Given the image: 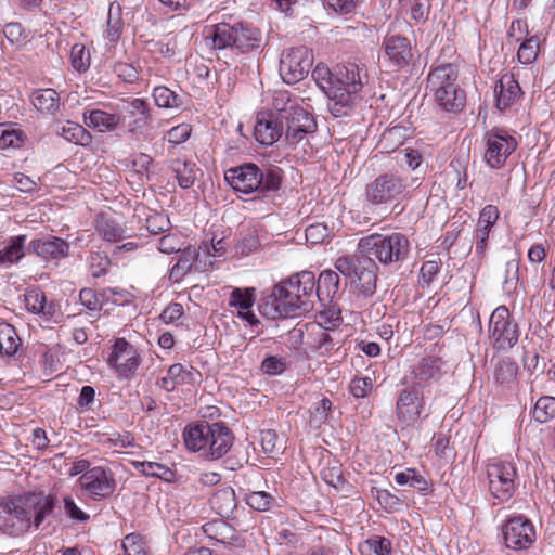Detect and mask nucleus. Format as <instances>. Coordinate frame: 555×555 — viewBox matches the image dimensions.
Returning a JSON list of instances; mask_svg holds the SVG:
<instances>
[{"label":"nucleus","mask_w":555,"mask_h":555,"mask_svg":"<svg viewBox=\"0 0 555 555\" xmlns=\"http://www.w3.org/2000/svg\"><path fill=\"white\" fill-rule=\"evenodd\" d=\"M519 338V330L505 306H499L491 314L489 321V339L498 351L513 348Z\"/></svg>","instance_id":"obj_12"},{"label":"nucleus","mask_w":555,"mask_h":555,"mask_svg":"<svg viewBox=\"0 0 555 555\" xmlns=\"http://www.w3.org/2000/svg\"><path fill=\"white\" fill-rule=\"evenodd\" d=\"M350 393L357 399H363L369 396L373 389L371 377H354L349 386Z\"/></svg>","instance_id":"obj_62"},{"label":"nucleus","mask_w":555,"mask_h":555,"mask_svg":"<svg viewBox=\"0 0 555 555\" xmlns=\"http://www.w3.org/2000/svg\"><path fill=\"white\" fill-rule=\"evenodd\" d=\"M195 374H198V372H193L181 363H175L169 366L167 375L160 379V386L166 390L171 391L177 385L191 383L194 379Z\"/></svg>","instance_id":"obj_40"},{"label":"nucleus","mask_w":555,"mask_h":555,"mask_svg":"<svg viewBox=\"0 0 555 555\" xmlns=\"http://www.w3.org/2000/svg\"><path fill=\"white\" fill-rule=\"evenodd\" d=\"M85 122L100 132L115 130L121 121L119 114L107 113L103 109H91L83 113Z\"/></svg>","instance_id":"obj_36"},{"label":"nucleus","mask_w":555,"mask_h":555,"mask_svg":"<svg viewBox=\"0 0 555 555\" xmlns=\"http://www.w3.org/2000/svg\"><path fill=\"white\" fill-rule=\"evenodd\" d=\"M540 44L541 40L538 35H532L520 41L517 51L518 62L525 65L532 64L539 55Z\"/></svg>","instance_id":"obj_49"},{"label":"nucleus","mask_w":555,"mask_h":555,"mask_svg":"<svg viewBox=\"0 0 555 555\" xmlns=\"http://www.w3.org/2000/svg\"><path fill=\"white\" fill-rule=\"evenodd\" d=\"M488 491L494 504L507 503L517 490L518 473L516 464L498 459L487 465Z\"/></svg>","instance_id":"obj_8"},{"label":"nucleus","mask_w":555,"mask_h":555,"mask_svg":"<svg viewBox=\"0 0 555 555\" xmlns=\"http://www.w3.org/2000/svg\"><path fill=\"white\" fill-rule=\"evenodd\" d=\"M302 99L292 94L288 90H275L272 95L271 109L267 113H272L276 118L283 120L291 112L297 111L301 106Z\"/></svg>","instance_id":"obj_30"},{"label":"nucleus","mask_w":555,"mask_h":555,"mask_svg":"<svg viewBox=\"0 0 555 555\" xmlns=\"http://www.w3.org/2000/svg\"><path fill=\"white\" fill-rule=\"evenodd\" d=\"M442 260L440 257L424 261L420 270L422 281L429 285L435 280L436 275L440 272Z\"/></svg>","instance_id":"obj_63"},{"label":"nucleus","mask_w":555,"mask_h":555,"mask_svg":"<svg viewBox=\"0 0 555 555\" xmlns=\"http://www.w3.org/2000/svg\"><path fill=\"white\" fill-rule=\"evenodd\" d=\"M31 102L44 115H55L60 109V95L54 89H40L33 93Z\"/></svg>","instance_id":"obj_38"},{"label":"nucleus","mask_w":555,"mask_h":555,"mask_svg":"<svg viewBox=\"0 0 555 555\" xmlns=\"http://www.w3.org/2000/svg\"><path fill=\"white\" fill-rule=\"evenodd\" d=\"M436 103L440 108L450 113L461 112L466 103V93L460 86L434 93Z\"/></svg>","instance_id":"obj_33"},{"label":"nucleus","mask_w":555,"mask_h":555,"mask_svg":"<svg viewBox=\"0 0 555 555\" xmlns=\"http://www.w3.org/2000/svg\"><path fill=\"white\" fill-rule=\"evenodd\" d=\"M208 37L211 38L214 48H231L240 53L260 51L263 44L261 30L244 23L212 25Z\"/></svg>","instance_id":"obj_5"},{"label":"nucleus","mask_w":555,"mask_h":555,"mask_svg":"<svg viewBox=\"0 0 555 555\" xmlns=\"http://www.w3.org/2000/svg\"><path fill=\"white\" fill-rule=\"evenodd\" d=\"M361 555H389L391 542L387 538L374 535L359 545Z\"/></svg>","instance_id":"obj_51"},{"label":"nucleus","mask_w":555,"mask_h":555,"mask_svg":"<svg viewBox=\"0 0 555 555\" xmlns=\"http://www.w3.org/2000/svg\"><path fill=\"white\" fill-rule=\"evenodd\" d=\"M105 361L118 379L131 380L138 374L143 358L135 345L124 337H117L112 340Z\"/></svg>","instance_id":"obj_9"},{"label":"nucleus","mask_w":555,"mask_h":555,"mask_svg":"<svg viewBox=\"0 0 555 555\" xmlns=\"http://www.w3.org/2000/svg\"><path fill=\"white\" fill-rule=\"evenodd\" d=\"M501 531L504 545L513 551L529 550L538 537L534 524L522 514L509 516L502 524Z\"/></svg>","instance_id":"obj_11"},{"label":"nucleus","mask_w":555,"mask_h":555,"mask_svg":"<svg viewBox=\"0 0 555 555\" xmlns=\"http://www.w3.org/2000/svg\"><path fill=\"white\" fill-rule=\"evenodd\" d=\"M518 365L511 358L498 359L493 364V384L498 391L512 390L517 384Z\"/></svg>","instance_id":"obj_27"},{"label":"nucleus","mask_w":555,"mask_h":555,"mask_svg":"<svg viewBox=\"0 0 555 555\" xmlns=\"http://www.w3.org/2000/svg\"><path fill=\"white\" fill-rule=\"evenodd\" d=\"M334 266L338 272L351 279L364 297H372L376 293L379 270L376 262L366 257L345 255L338 257Z\"/></svg>","instance_id":"obj_7"},{"label":"nucleus","mask_w":555,"mask_h":555,"mask_svg":"<svg viewBox=\"0 0 555 555\" xmlns=\"http://www.w3.org/2000/svg\"><path fill=\"white\" fill-rule=\"evenodd\" d=\"M202 529L207 538L221 543L225 542V540L228 539V533L230 531V527L223 520H212L206 522L205 525H203Z\"/></svg>","instance_id":"obj_58"},{"label":"nucleus","mask_w":555,"mask_h":555,"mask_svg":"<svg viewBox=\"0 0 555 555\" xmlns=\"http://www.w3.org/2000/svg\"><path fill=\"white\" fill-rule=\"evenodd\" d=\"M170 170L180 188L190 189L196 180L198 168L194 162L178 157L170 162Z\"/></svg>","instance_id":"obj_35"},{"label":"nucleus","mask_w":555,"mask_h":555,"mask_svg":"<svg viewBox=\"0 0 555 555\" xmlns=\"http://www.w3.org/2000/svg\"><path fill=\"white\" fill-rule=\"evenodd\" d=\"M406 138L408 129L404 126H393L383 132L379 145L385 152L390 153L401 146Z\"/></svg>","instance_id":"obj_45"},{"label":"nucleus","mask_w":555,"mask_h":555,"mask_svg":"<svg viewBox=\"0 0 555 555\" xmlns=\"http://www.w3.org/2000/svg\"><path fill=\"white\" fill-rule=\"evenodd\" d=\"M426 405L423 392L415 386L403 388L396 402V416L405 427L414 426L421 418Z\"/></svg>","instance_id":"obj_16"},{"label":"nucleus","mask_w":555,"mask_h":555,"mask_svg":"<svg viewBox=\"0 0 555 555\" xmlns=\"http://www.w3.org/2000/svg\"><path fill=\"white\" fill-rule=\"evenodd\" d=\"M125 555H147L146 540L140 533H129L121 541Z\"/></svg>","instance_id":"obj_54"},{"label":"nucleus","mask_w":555,"mask_h":555,"mask_svg":"<svg viewBox=\"0 0 555 555\" xmlns=\"http://www.w3.org/2000/svg\"><path fill=\"white\" fill-rule=\"evenodd\" d=\"M383 46L388 60L395 67L404 68L412 62V47L408 38L400 35H386Z\"/></svg>","instance_id":"obj_22"},{"label":"nucleus","mask_w":555,"mask_h":555,"mask_svg":"<svg viewBox=\"0 0 555 555\" xmlns=\"http://www.w3.org/2000/svg\"><path fill=\"white\" fill-rule=\"evenodd\" d=\"M321 478L336 490L344 488L346 479L343 476L341 466L338 463L328 464L321 470Z\"/></svg>","instance_id":"obj_57"},{"label":"nucleus","mask_w":555,"mask_h":555,"mask_svg":"<svg viewBox=\"0 0 555 555\" xmlns=\"http://www.w3.org/2000/svg\"><path fill=\"white\" fill-rule=\"evenodd\" d=\"M500 218V211L494 205H486L479 214L477 228L474 232V240L476 243V253L483 255L492 228L495 225Z\"/></svg>","instance_id":"obj_24"},{"label":"nucleus","mask_w":555,"mask_h":555,"mask_svg":"<svg viewBox=\"0 0 555 555\" xmlns=\"http://www.w3.org/2000/svg\"><path fill=\"white\" fill-rule=\"evenodd\" d=\"M26 309L35 314L42 315L44 319H51L57 310L54 301H48L43 291L39 288L28 289L24 295Z\"/></svg>","instance_id":"obj_28"},{"label":"nucleus","mask_w":555,"mask_h":555,"mask_svg":"<svg viewBox=\"0 0 555 555\" xmlns=\"http://www.w3.org/2000/svg\"><path fill=\"white\" fill-rule=\"evenodd\" d=\"M129 131L142 132L151 120L150 105L144 99L135 98L127 107Z\"/></svg>","instance_id":"obj_31"},{"label":"nucleus","mask_w":555,"mask_h":555,"mask_svg":"<svg viewBox=\"0 0 555 555\" xmlns=\"http://www.w3.org/2000/svg\"><path fill=\"white\" fill-rule=\"evenodd\" d=\"M56 498L43 492H27L0 500V531L17 538L43 522L54 509Z\"/></svg>","instance_id":"obj_1"},{"label":"nucleus","mask_w":555,"mask_h":555,"mask_svg":"<svg viewBox=\"0 0 555 555\" xmlns=\"http://www.w3.org/2000/svg\"><path fill=\"white\" fill-rule=\"evenodd\" d=\"M95 229L103 240L116 242L124 237L122 227L108 214L101 212L95 218Z\"/></svg>","instance_id":"obj_41"},{"label":"nucleus","mask_w":555,"mask_h":555,"mask_svg":"<svg viewBox=\"0 0 555 555\" xmlns=\"http://www.w3.org/2000/svg\"><path fill=\"white\" fill-rule=\"evenodd\" d=\"M233 443L231 430L222 423L210 424L206 457L218 460L229 452Z\"/></svg>","instance_id":"obj_25"},{"label":"nucleus","mask_w":555,"mask_h":555,"mask_svg":"<svg viewBox=\"0 0 555 555\" xmlns=\"http://www.w3.org/2000/svg\"><path fill=\"white\" fill-rule=\"evenodd\" d=\"M313 63V54L305 46L292 47L283 51L280 60V75L288 83L302 80Z\"/></svg>","instance_id":"obj_14"},{"label":"nucleus","mask_w":555,"mask_h":555,"mask_svg":"<svg viewBox=\"0 0 555 555\" xmlns=\"http://www.w3.org/2000/svg\"><path fill=\"white\" fill-rule=\"evenodd\" d=\"M440 351L441 348L435 344L410 366L409 376L413 386L424 388L441 379L444 362Z\"/></svg>","instance_id":"obj_13"},{"label":"nucleus","mask_w":555,"mask_h":555,"mask_svg":"<svg viewBox=\"0 0 555 555\" xmlns=\"http://www.w3.org/2000/svg\"><path fill=\"white\" fill-rule=\"evenodd\" d=\"M60 134L68 142L77 145H88L92 137L81 125L67 120L61 128Z\"/></svg>","instance_id":"obj_46"},{"label":"nucleus","mask_w":555,"mask_h":555,"mask_svg":"<svg viewBox=\"0 0 555 555\" xmlns=\"http://www.w3.org/2000/svg\"><path fill=\"white\" fill-rule=\"evenodd\" d=\"M410 240L401 232L372 233L359 240L357 250L384 267H399L410 254Z\"/></svg>","instance_id":"obj_3"},{"label":"nucleus","mask_w":555,"mask_h":555,"mask_svg":"<svg viewBox=\"0 0 555 555\" xmlns=\"http://www.w3.org/2000/svg\"><path fill=\"white\" fill-rule=\"evenodd\" d=\"M483 160L492 169H501L518 146L517 139L505 128L495 127L485 133Z\"/></svg>","instance_id":"obj_10"},{"label":"nucleus","mask_w":555,"mask_h":555,"mask_svg":"<svg viewBox=\"0 0 555 555\" xmlns=\"http://www.w3.org/2000/svg\"><path fill=\"white\" fill-rule=\"evenodd\" d=\"M256 299V289L254 287H234L230 293L229 306L237 311L238 318L246 321L249 325H256L259 320L253 312V306Z\"/></svg>","instance_id":"obj_23"},{"label":"nucleus","mask_w":555,"mask_h":555,"mask_svg":"<svg viewBox=\"0 0 555 555\" xmlns=\"http://www.w3.org/2000/svg\"><path fill=\"white\" fill-rule=\"evenodd\" d=\"M522 90L512 73L501 75L494 86L495 107L505 112L515 105L522 96Z\"/></svg>","instance_id":"obj_21"},{"label":"nucleus","mask_w":555,"mask_h":555,"mask_svg":"<svg viewBox=\"0 0 555 555\" xmlns=\"http://www.w3.org/2000/svg\"><path fill=\"white\" fill-rule=\"evenodd\" d=\"M124 27L122 8L119 2L114 1L108 8L105 38L109 42L116 43L122 35Z\"/></svg>","instance_id":"obj_39"},{"label":"nucleus","mask_w":555,"mask_h":555,"mask_svg":"<svg viewBox=\"0 0 555 555\" xmlns=\"http://www.w3.org/2000/svg\"><path fill=\"white\" fill-rule=\"evenodd\" d=\"M227 183L235 193L251 195L259 198L266 192H275L281 188L282 178L273 171L263 172L256 164L245 163L224 171Z\"/></svg>","instance_id":"obj_4"},{"label":"nucleus","mask_w":555,"mask_h":555,"mask_svg":"<svg viewBox=\"0 0 555 555\" xmlns=\"http://www.w3.org/2000/svg\"><path fill=\"white\" fill-rule=\"evenodd\" d=\"M409 192V183L397 170L378 173L364 189V198L374 207L399 203Z\"/></svg>","instance_id":"obj_6"},{"label":"nucleus","mask_w":555,"mask_h":555,"mask_svg":"<svg viewBox=\"0 0 555 555\" xmlns=\"http://www.w3.org/2000/svg\"><path fill=\"white\" fill-rule=\"evenodd\" d=\"M29 249L44 262L57 264L62 259L68 257L70 245L62 237L43 235L31 240Z\"/></svg>","instance_id":"obj_19"},{"label":"nucleus","mask_w":555,"mask_h":555,"mask_svg":"<svg viewBox=\"0 0 555 555\" xmlns=\"http://www.w3.org/2000/svg\"><path fill=\"white\" fill-rule=\"evenodd\" d=\"M104 292L98 293L93 288H82L79 293V300L90 311H100L103 308Z\"/></svg>","instance_id":"obj_59"},{"label":"nucleus","mask_w":555,"mask_h":555,"mask_svg":"<svg viewBox=\"0 0 555 555\" xmlns=\"http://www.w3.org/2000/svg\"><path fill=\"white\" fill-rule=\"evenodd\" d=\"M284 133L283 120L272 113L260 111L256 117L254 135L261 145L270 146L278 142Z\"/></svg>","instance_id":"obj_20"},{"label":"nucleus","mask_w":555,"mask_h":555,"mask_svg":"<svg viewBox=\"0 0 555 555\" xmlns=\"http://www.w3.org/2000/svg\"><path fill=\"white\" fill-rule=\"evenodd\" d=\"M283 126L285 141L289 145H297L308 134L314 133L318 128L313 115L304 107L291 112V115H286V118L283 119Z\"/></svg>","instance_id":"obj_18"},{"label":"nucleus","mask_w":555,"mask_h":555,"mask_svg":"<svg viewBox=\"0 0 555 555\" xmlns=\"http://www.w3.org/2000/svg\"><path fill=\"white\" fill-rule=\"evenodd\" d=\"M371 492L380 507L387 513H395L403 505V500L388 489L373 487Z\"/></svg>","instance_id":"obj_50"},{"label":"nucleus","mask_w":555,"mask_h":555,"mask_svg":"<svg viewBox=\"0 0 555 555\" xmlns=\"http://www.w3.org/2000/svg\"><path fill=\"white\" fill-rule=\"evenodd\" d=\"M133 466L146 477H155L166 482H172L176 479V470L171 467L156 462H133Z\"/></svg>","instance_id":"obj_44"},{"label":"nucleus","mask_w":555,"mask_h":555,"mask_svg":"<svg viewBox=\"0 0 555 555\" xmlns=\"http://www.w3.org/2000/svg\"><path fill=\"white\" fill-rule=\"evenodd\" d=\"M69 60L73 68L78 73H86L91 65L90 52L82 43H75L72 47Z\"/></svg>","instance_id":"obj_55"},{"label":"nucleus","mask_w":555,"mask_h":555,"mask_svg":"<svg viewBox=\"0 0 555 555\" xmlns=\"http://www.w3.org/2000/svg\"><path fill=\"white\" fill-rule=\"evenodd\" d=\"M339 275L333 270H324L320 273L315 283L314 297L321 301H332L339 291Z\"/></svg>","instance_id":"obj_37"},{"label":"nucleus","mask_w":555,"mask_h":555,"mask_svg":"<svg viewBox=\"0 0 555 555\" xmlns=\"http://www.w3.org/2000/svg\"><path fill=\"white\" fill-rule=\"evenodd\" d=\"M22 346L15 327L7 322H0V356L12 357Z\"/></svg>","instance_id":"obj_42"},{"label":"nucleus","mask_w":555,"mask_h":555,"mask_svg":"<svg viewBox=\"0 0 555 555\" xmlns=\"http://www.w3.org/2000/svg\"><path fill=\"white\" fill-rule=\"evenodd\" d=\"M328 331V328L315 323L309 326V345L320 356L331 354L334 350L338 349L337 343H335Z\"/></svg>","instance_id":"obj_34"},{"label":"nucleus","mask_w":555,"mask_h":555,"mask_svg":"<svg viewBox=\"0 0 555 555\" xmlns=\"http://www.w3.org/2000/svg\"><path fill=\"white\" fill-rule=\"evenodd\" d=\"M315 279L301 271L276 284L266 305L264 314L271 319L295 318L310 312L314 302Z\"/></svg>","instance_id":"obj_2"},{"label":"nucleus","mask_w":555,"mask_h":555,"mask_svg":"<svg viewBox=\"0 0 555 555\" xmlns=\"http://www.w3.org/2000/svg\"><path fill=\"white\" fill-rule=\"evenodd\" d=\"M26 235L9 237L0 244V266L9 268L25 257Z\"/></svg>","instance_id":"obj_29"},{"label":"nucleus","mask_w":555,"mask_h":555,"mask_svg":"<svg viewBox=\"0 0 555 555\" xmlns=\"http://www.w3.org/2000/svg\"><path fill=\"white\" fill-rule=\"evenodd\" d=\"M395 481L400 486L409 485L423 495L431 491L430 483L415 468H406L405 470L398 472L395 475Z\"/></svg>","instance_id":"obj_43"},{"label":"nucleus","mask_w":555,"mask_h":555,"mask_svg":"<svg viewBox=\"0 0 555 555\" xmlns=\"http://www.w3.org/2000/svg\"><path fill=\"white\" fill-rule=\"evenodd\" d=\"M210 424L201 422L191 424L183 431L185 447L193 452L203 451L206 456Z\"/></svg>","instance_id":"obj_32"},{"label":"nucleus","mask_w":555,"mask_h":555,"mask_svg":"<svg viewBox=\"0 0 555 555\" xmlns=\"http://www.w3.org/2000/svg\"><path fill=\"white\" fill-rule=\"evenodd\" d=\"M365 70L354 63L338 64L334 67V82L330 87L332 93H339L345 99L353 96L363 88Z\"/></svg>","instance_id":"obj_17"},{"label":"nucleus","mask_w":555,"mask_h":555,"mask_svg":"<svg viewBox=\"0 0 555 555\" xmlns=\"http://www.w3.org/2000/svg\"><path fill=\"white\" fill-rule=\"evenodd\" d=\"M24 142L23 132L11 124H0V149L20 147Z\"/></svg>","instance_id":"obj_56"},{"label":"nucleus","mask_w":555,"mask_h":555,"mask_svg":"<svg viewBox=\"0 0 555 555\" xmlns=\"http://www.w3.org/2000/svg\"><path fill=\"white\" fill-rule=\"evenodd\" d=\"M457 78V66L452 63H442L431 66L427 75V85L430 91L436 93L459 86L456 83Z\"/></svg>","instance_id":"obj_26"},{"label":"nucleus","mask_w":555,"mask_h":555,"mask_svg":"<svg viewBox=\"0 0 555 555\" xmlns=\"http://www.w3.org/2000/svg\"><path fill=\"white\" fill-rule=\"evenodd\" d=\"M332 401L328 398H322L314 403L311 410L310 424L319 426L324 423L332 411Z\"/></svg>","instance_id":"obj_60"},{"label":"nucleus","mask_w":555,"mask_h":555,"mask_svg":"<svg viewBox=\"0 0 555 555\" xmlns=\"http://www.w3.org/2000/svg\"><path fill=\"white\" fill-rule=\"evenodd\" d=\"M287 369L286 360L278 356H269L261 362V370L268 375H280Z\"/></svg>","instance_id":"obj_64"},{"label":"nucleus","mask_w":555,"mask_h":555,"mask_svg":"<svg viewBox=\"0 0 555 555\" xmlns=\"http://www.w3.org/2000/svg\"><path fill=\"white\" fill-rule=\"evenodd\" d=\"M85 495L93 501L111 498L116 490L114 473L104 466H94L78 478Z\"/></svg>","instance_id":"obj_15"},{"label":"nucleus","mask_w":555,"mask_h":555,"mask_svg":"<svg viewBox=\"0 0 555 555\" xmlns=\"http://www.w3.org/2000/svg\"><path fill=\"white\" fill-rule=\"evenodd\" d=\"M341 322L340 310L335 307H330L317 314L315 324L325 328L332 330L337 327Z\"/></svg>","instance_id":"obj_61"},{"label":"nucleus","mask_w":555,"mask_h":555,"mask_svg":"<svg viewBox=\"0 0 555 555\" xmlns=\"http://www.w3.org/2000/svg\"><path fill=\"white\" fill-rule=\"evenodd\" d=\"M155 104L162 108H177L182 105V99L166 86H157L153 90Z\"/></svg>","instance_id":"obj_52"},{"label":"nucleus","mask_w":555,"mask_h":555,"mask_svg":"<svg viewBox=\"0 0 555 555\" xmlns=\"http://www.w3.org/2000/svg\"><path fill=\"white\" fill-rule=\"evenodd\" d=\"M532 417L540 424L551 422L555 418V397H540L532 410Z\"/></svg>","instance_id":"obj_48"},{"label":"nucleus","mask_w":555,"mask_h":555,"mask_svg":"<svg viewBox=\"0 0 555 555\" xmlns=\"http://www.w3.org/2000/svg\"><path fill=\"white\" fill-rule=\"evenodd\" d=\"M259 443L264 454L275 456L283 453L285 443L279 434L273 429H266L260 431Z\"/></svg>","instance_id":"obj_47"},{"label":"nucleus","mask_w":555,"mask_h":555,"mask_svg":"<svg viewBox=\"0 0 555 555\" xmlns=\"http://www.w3.org/2000/svg\"><path fill=\"white\" fill-rule=\"evenodd\" d=\"M111 264L109 257L102 251H93L87 258L88 270L95 279L104 276L108 272Z\"/></svg>","instance_id":"obj_53"}]
</instances>
